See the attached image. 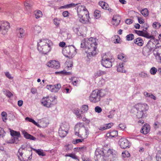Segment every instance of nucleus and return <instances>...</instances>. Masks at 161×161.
I'll return each mask as SVG.
<instances>
[{
  "label": "nucleus",
  "mask_w": 161,
  "mask_h": 161,
  "mask_svg": "<svg viewBox=\"0 0 161 161\" xmlns=\"http://www.w3.org/2000/svg\"><path fill=\"white\" fill-rule=\"evenodd\" d=\"M103 150L97 149L95 152L94 158L96 160L99 161L100 159H104L105 161H113V158L116 157L117 153L114 150L109 149L105 156Z\"/></svg>",
  "instance_id": "nucleus-1"
},
{
  "label": "nucleus",
  "mask_w": 161,
  "mask_h": 161,
  "mask_svg": "<svg viewBox=\"0 0 161 161\" xmlns=\"http://www.w3.org/2000/svg\"><path fill=\"white\" fill-rule=\"evenodd\" d=\"M97 44L95 39L91 37L89 39H85L83 40L81 43V47L85 48L86 53L94 56L96 53V49Z\"/></svg>",
  "instance_id": "nucleus-2"
},
{
  "label": "nucleus",
  "mask_w": 161,
  "mask_h": 161,
  "mask_svg": "<svg viewBox=\"0 0 161 161\" xmlns=\"http://www.w3.org/2000/svg\"><path fill=\"white\" fill-rule=\"evenodd\" d=\"M148 108L147 104L139 103L131 108L130 112L136 114L137 118H141L146 116V111Z\"/></svg>",
  "instance_id": "nucleus-3"
},
{
  "label": "nucleus",
  "mask_w": 161,
  "mask_h": 161,
  "mask_svg": "<svg viewBox=\"0 0 161 161\" xmlns=\"http://www.w3.org/2000/svg\"><path fill=\"white\" fill-rule=\"evenodd\" d=\"M75 135L81 138H86L88 134L87 130L85 128L81 127L80 124L76 125L75 127Z\"/></svg>",
  "instance_id": "nucleus-4"
},
{
  "label": "nucleus",
  "mask_w": 161,
  "mask_h": 161,
  "mask_svg": "<svg viewBox=\"0 0 161 161\" xmlns=\"http://www.w3.org/2000/svg\"><path fill=\"white\" fill-rule=\"evenodd\" d=\"M24 150V149L21 147L19 149L17 153V155L20 161H25L28 159L31 158L32 153L30 151H26L24 154L23 155V151Z\"/></svg>",
  "instance_id": "nucleus-5"
},
{
  "label": "nucleus",
  "mask_w": 161,
  "mask_h": 161,
  "mask_svg": "<svg viewBox=\"0 0 161 161\" xmlns=\"http://www.w3.org/2000/svg\"><path fill=\"white\" fill-rule=\"evenodd\" d=\"M62 52L65 57L71 58L76 54V49L73 46H69L65 47Z\"/></svg>",
  "instance_id": "nucleus-6"
},
{
  "label": "nucleus",
  "mask_w": 161,
  "mask_h": 161,
  "mask_svg": "<svg viewBox=\"0 0 161 161\" xmlns=\"http://www.w3.org/2000/svg\"><path fill=\"white\" fill-rule=\"evenodd\" d=\"M102 90H96L92 91L90 97L91 102L96 103L100 101L101 96Z\"/></svg>",
  "instance_id": "nucleus-7"
},
{
  "label": "nucleus",
  "mask_w": 161,
  "mask_h": 161,
  "mask_svg": "<svg viewBox=\"0 0 161 161\" xmlns=\"http://www.w3.org/2000/svg\"><path fill=\"white\" fill-rule=\"evenodd\" d=\"M55 96L54 97H44L42 99L41 102L42 104L44 106L47 108H50L52 107L53 105V100L56 99Z\"/></svg>",
  "instance_id": "nucleus-8"
},
{
  "label": "nucleus",
  "mask_w": 161,
  "mask_h": 161,
  "mask_svg": "<svg viewBox=\"0 0 161 161\" xmlns=\"http://www.w3.org/2000/svg\"><path fill=\"white\" fill-rule=\"evenodd\" d=\"M114 61V59L108 58L106 54H105L102 58L101 63L103 66L106 68H109L112 67V62Z\"/></svg>",
  "instance_id": "nucleus-9"
},
{
  "label": "nucleus",
  "mask_w": 161,
  "mask_h": 161,
  "mask_svg": "<svg viewBox=\"0 0 161 161\" xmlns=\"http://www.w3.org/2000/svg\"><path fill=\"white\" fill-rule=\"evenodd\" d=\"M10 28V24L6 21H0V32L3 35H5Z\"/></svg>",
  "instance_id": "nucleus-10"
},
{
  "label": "nucleus",
  "mask_w": 161,
  "mask_h": 161,
  "mask_svg": "<svg viewBox=\"0 0 161 161\" xmlns=\"http://www.w3.org/2000/svg\"><path fill=\"white\" fill-rule=\"evenodd\" d=\"M77 13L78 17H81L83 15L86 16L89 14V12L85 6L79 5L77 8Z\"/></svg>",
  "instance_id": "nucleus-11"
},
{
  "label": "nucleus",
  "mask_w": 161,
  "mask_h": 161,
  "mask_svg": "<svg viewBox=\"0 0 161 161\" xmlns=\"http://www.w3.org/2000/svg\"><path fill=\"white\" fill-rule=\"evenodd\" d=\"M119 144L120 147L123 149L129 148L130 146L129 141L125 138H121L119 140Z\"/></svg>",
  "instance_id": "nucleus-12"
},
{
  "label": "nucleus",
  "mask_w": 161,
  "mask_h": 161,
  "mask_svg": "<svg viewBox=\"0 0 161 161\" xmlns=\"http://www.w3.org/2000/svg\"><path fill=\"white\" fill-rule=\"evenodd\" d=\"M153 53L158 61L161 62V46L156 47L154 49Z\"/></svg>",
  "instance_id": "nucleus-13"
},
{
  "label": "nucleus",
  "mask_w": 161,
  "mask_h": 161,
  "mask_svg": "<svg viewBox=\"0 0 161 161\" xmlns=\"http://www.w3.org/2000/svg\"><path fill=\"white\" fill-rule=\"evenodd\" d=\"M47 65L49 67L56 69L59 68L60 67L59 62L55 60L50 61L47 63Z\"/></svg>",
  "instance_id": "nucleus-14"
},
{
  "label": "nucleus",
  "mask_w": 161,
  "mask_h": 161,
  "mask_svg": "<svg viewBox=\"0 0 161 161\" xmlns=\"http://www.w3.org/2000/svg\"><path fill=\"white\" fill-rule=\"evenodd\" d=\"M16 31L17 36L19 38H23L26 36L25 30L21 28H18Z\"/></svg>",
  "instance_id": "nucleus-15"
},
{
  "label": "nucleus",
  "mask_w": 161,
  "mask_h": 161,
  "mask_svg": "<svg viewBox=\"0 0 161 161\" xmlns=\"http://www.w3.org/2000/svg\"><path fill=\"white\" fill-rule=\"evenodd\" d=\"M120 17L119 15H114L112 19V23L115 26H117L120 23Z\"/></svg>",
  "instance_id": "nucleus-16"
},
{
  "label": "nucleus",
  "mask_w": 161,
  "mask_h": 161,
  "mask_svg": "<svg viewBox=\"0 0 161 161\" xmlns=\"http://www.w3.org/2000/svg\"><path fill=\"white\" fill-rule=\"evenodd\" d=\"M41 48H42L41 53L44 54H47L51 50L50 44L41 46Z\"/></svg>",
  "instance_id": "nucleus-17"
},
{
  "label": "nucleus",
  "mask_w": 161,
  "mask_h": 161,
  "mask_svg": "<svg viewBox=\"0 0 161 161\" xmlns=\"http://www.w3.org/2000/svg\"><path fill=\"white\" fill-rule=\"evenodd\" d=\"M31 0H26L24 3V6L28 12H31L32 8V5L30 4Z\"/></svg>",
  "instance_id": "nucleus-18"
},
{
  "label": "nucleus",
  "mask_w": 161,
  "mask_h": 161,
  "mask_svg": "<svg viewBox=\"0 0 161 161\" xmlns=\"http://www.w3.org/2000/svg\"><path fill=\"white\" fill-rule=\"evenodd\" d=\"M89 14L86 16L83 15L81 17H79L80 21L83 24H86L89 21Z\"/></svg>",
  "instance_id": "nucleus-19"
},
{
  "label": "nucleus",
  "mask_w": 161,
  "mask_h": 161,
  "mask_svg": "<svg viewBox=\"0 0 161 161\" xmlns=\"http://www.w3.org/2000/svg\"><path fill=\"white\" fill-rule=\"evenodd\" d=\"M49 119L48 117L43 118L41 119V127L45 128L49 124Z\"/></svg>",
  "instance_id": "nucleus-20"
},
{
  "label": "nucleus",
  "mask_w": 161,
  "mask_h": 161,
  "mask_svg": "<svg viewBox=\"0 0 161 161\" xmlns=\"http://www.w3.org/2000/svg\"><path fill=\"white\" fill-rule=\"evenodd\" d=\"M150 130V125L146 124L142 127L140 131L142 133H143L144 134H146L149 132Z\"/></svg>",
  "instance_id": "nucleus-21"
},
{
  "label": "nucleus",
  "mask_w": 161,
  "mask_h": 161,
  "mask_svg": "<svg viewBox=\"0 0 161 161\" xmlns=\"http://www.w3.org/2000/svg\"><path fill=\"white\" fill-rule=\"evenodd\" d=\"M22 133L24 137L26 139H29L32 140H35L36 139V138L35 137L28 134L26 131H22Z\"/></svg>",
  "instance_id": "nucleus-22"
},
{
  "label": "nucleus",
  "mask_w": 161,
  "mask_h": 161,
  "mask_svg": "<svg viewBox=\"0 0 161 161\" xmlns=\"http://www.w3.org/2000/svg\"><path fill=\"white\" fill-rule=\"evenodd\" d=\"M151 51V49L146 46L143 48L142 53L144 56H148L150 54Z\"/></svg>",
  "instance_id": "nucleus-23"
},
{
  "label": "nucleus",
  "mask_w": 161,
  "mask_h": 161,
  "mask_svg": "<svg viewBox=\"0 0 161 161\" xmlns=\"http://www.w3.org/2000/svg\"><path fill=\"white\" fill-rule=\"evenodd\" d=\"M134 42L139 46H142L144 43V42L141 37H138L134 40Z\"/></svg>",
  "instance_id": "nucleus-24"
},
{
  "label": "nucleus",
  "mask_w": 161,
  "mask_h": 161,
  "mask_svg": "<svg viewBox=\"0 0 161 161\" xmlns=\"http://www.w3.org/2000/svg\"><path fill=\"white\" fill-rule=\"evenodd\" d=\"M124 64L123 62L120 63L117 66V71L118 72L122 73H125V70L124 69Z\"/></svg>",
  "instance_id": "nucleus-25"
},
{
  "label": "nucleus",
  "mask_w": 161,
  "mask_h": 161,
  "mask_svg": "<svg viewBox=\"0 0 161 161\" xmlns=\"http://www.w3.org/2000/svg\"><path fill=\"white\" fill-rule=\"evenodd\" d=\"M68 131L66 130H63L61 128L59 129L58 133L60 137H64L68 133Z\"/></svg>",
  "instance_id": "nucleus-26"
},
{
  "label": "nucleus",
  "mask_w": 161,
  "mask_h": 161,
  "mask_svg": "<svg viewBox=\"0 0 161 161\" xmlns=\"http://www.w3.org/2000/svg\"><path fill=\"white\" fill-rule=\"evenodd\" d=\"M51 43V42L47 39L43 38L41 39V46L50 44Z\"/></svg>",
  "instance_id": "nucleus-27"
},
{
  "label": "nucleus",
  "mask_w": 161,
  "mask_h": 161,
  "mask_svg": "<svg viewBox=\"0 0 161 161\" xmlns=\"http://www.w3.org/2000/svg\"><path fill=\"white\" fill-rule=\"evenodd\" d=\"M153 41L150 40L147 44L146 46L151 49L152 51L156 47V45L153 43Z\"/></svg>",
  "instance_id": "nucleus-28"
},
{
  "label": "nucleus",
  "mask_w": 161,
  "mask_h": 161,
  "mask_svg": "<svg viewBox=\"0 0 161 161\" xmlns=\"http://www.w3.org/2000/svg\"><path fill=\"white\" fill-rule=\"evenodd\" d=\"M69 126L68 123L66 122L63 123L60 125V128L67 131L69 129Z\"/></svg>",
  "instance_id": "nucleus-29"
},
{
  "label": "nucleus",
  "mask_w": 161,
  "mask_h": 161,
  "mask_svg": "<svg viewBox=\"0 0 161 161\" xmlns=\"http://www.w3.org/2000/svg\"><path fill=\"white\" fill-rule=\"evenodd\" d=\"M11 135L14 137H20V134L19 132H17L14 130H10Z\"/></svg>",
  "instance_id": "nucleus-30"
},
{
  "label": "nucleus",
  "mask_w": 161,
  "mask_h": 161,
  "mask_svg": "<svg viewBox=\"0 0 161 161\" xmlns=\"http://www.w3.org/2000/svg\"><path fill=\"white\" fill-rule=\"evenodd\" d=\"M143 94L146 97H149L151 99H154V100H156V97L151 93H148L146 92H144Z\"/></svg>",
  "instance_id": "nucleus-31"
},
{
  "label": "nucleus",
  "mask_w": 161,
  "mask_h": 161,
  "mask_svg": "<svg viewBox=\"0 0 161 161\" xmlns=\"http://www.w3.org/2000/svg\"><path fill=\"white\" fill-rule=\"evenodd\" d=\"M99 4L101 7L104 9H107L108 8V5L107 3L103 2H99Z\"/></svg>",
  "instance_id": "nucleus-32"
},
{
  "label": "nucleus",
  "mask_w": 161,
  "mask_h": 161,
  "mask_svg": "<svg viewBox=\"0 0 161 161\" xmlns=\"http://www.w3.org/2000/svg\"><path fill=\"white\" fill-rule=\"evenodd\" d=\"M40 11L39 10H35L33 12V15L36 19H38L40 18Z\"/></svg>",
  "instance_id": "nucleus-33"
},
{
  "label": "nucleus",
  "mask_w": 161,
  "mask_h": 161,
  "mask_svg": "<svg viewBox=\"0 0 161 161\" xmlns=\"http://www.w3.org/2000/svg\"><path fill=\"white\" fill-rule=\"evenodd\" d=\"M118 58L119 59L122 60L124 62H126L127 61L126 56L123 53L118 55Z\"/></svg>",
  "instance_id": "nucleus-34"
},
{
  "label": "nucleus",
  "mask_w": 161,
  "mask_h": 161,
  "mask_svg": "<svg viewBox=\"0 0 161 161\" xmlns=\"http://www.w3.org/2000/svg\"><path fill=\"white\" fill-rule=\"evenodd\" d=\"M141 14L145 17L147 16L148 15V11L147 8H145L140 11Z\"/></svg>",
  "instance_id": "nucleus-35"
},
{
  "label": "nucleus",
  "mask_w": 161,
  "mask_h": 161,
  "mask_svg": "<svg viewBox=\"0 0 161 161\" xmlns=\"http://www.w3.org/2000/svg\"><path fill=\"white\" fill-rule=\"evenodd\" d=\"M105 73L106 72L105 71L99 70L97 71L96 73H95V76H99L104 75Z\"/></svg>",
  "instance_id": "nucleus-36"
},
{
  "label": "nucleus",
  "mask_w": 161,
  "mask_h": 161,
  "mask_svg": "<svg viewBox=\"0 0 161 161\" xmlns=\"http://www.w3.org/2000/svg\"><path fill=\"white\" fill-rule=\"evenodd\" d=\"M143 36L150 39H151V40L154 41V37L153 35H150L148 33H144Z\"/></svg>",
  "instance_id": "nucleus-37"
},
{
  "label": "nucleus",
  "mask_w": 161,
  "mask_h": 161,
  "mask_svg": "<svg viewBox=\"0 0 161 161\" xmlns=\"http://www.w3.org/2000/svg\"><path fill=\"white\" fill-rule=\"evenodd\" d=\"M158 71L157 69L155 67H153L150 70V73L151 75H155Z\"/></svg>",
  "instance_id": "nucleus-38"
},
{
  "label": "nucleus",
  "mask_w": 161,
  "mask_h": 161,
  "mask_svg": "<svg viewBox=\"0 0 161 161\" xmlns=\"http://www.w3.org/2000/svg\"><path fill=\"white\" fill-rule=\"evenodd\" d=\"M1 115L3 121L5 122L7 120V113L5 112H3L1 113Z\"/></svg>",
  "instance_id": "nucleus-39"
},
{
  "label": "nucleus",
  "mask_w": 161,
  "mask_h": 161,
  "mask_svg": "<svg viewBox=\"0 0 161 161\" xmlns=\"http://www.w3.org/2000/svg\"><path fill=\"white\" fill-rule=\"evenodd\" d=\"M54 85H47V88L49 90H50V91H51L52 92H56V91H55L54 90Z\"/></svg>",
  "instance_id": "nucleus-40"
},
{
  "label": "nucleus",
  "mask_w": 161,
  "mask_h": 161,
  "mask_svg": "<svg viewBox=\"0 0 161 161\" xmlns=\"http://www.w3.org/2000/svg\"><path fill=\"white\" fill-rule=\"evenodd\" d=\"M157 161H161V150L158 151L156 156Z\"/></svg>",
  "instance_id": "nucleus-41"
},
{
  "label": "nucleus",
  "mask_w": 161,
  "mask_h": 161,
  "mask_svg": "<svg viewBox=\"0 0 161 161\" xmlns=\"http://www.w3.org/2000/svg\"><path fill=\"white\" fill-rule=\"evenodd\" d=\"M88 110V106L86 105H84L82 106L81 108V112L85 113Z\"/></svg>",
  "instance_id": "nucleus-42"
},
{
  "label": "nucleus",
  "mask_w": 161,
  "mask_h": 161,
  "mask_svg": "<svg viewBox=\"0 0 161 161\" xmlns=\"http://www.w3.org/2000/svg\"><path fill=\"white\" fill-rule=\"evenodd\" d=\"M75 114L78 118L80 119L82 118V115H81V114L82 113H83V112H81L80 111H79L77 109L75 110Z\"/></svg>",
  "instance_id": "nucleus-43"
},
{
  "label": "nucleus",
  "mask_w": 161,
  "mask_h": 161,
  "mask_svg": "<svg viewBox=\"0 0 161 161\" xmlns=\"http://www.w3.org/2000/svg\"><path fill=\"white\" fill-rule=\"evenodd\" d=\"M127 41H131L134 39V35L132 34H129L126 36Z\"/></svg>",
  "instance_id": "nucleus-44"
},
{
  "label": "nucleus",
  "mask_w": 161,
  "mask_h": 161,
  "mask_svg": "<svg viewBox=\"0 0 161 161\" xmlns=\"http://www.w3.org/2000/svg\"><path fill=\"white\" fill-rule=\"evenodd\" d=\"M94 16L96 19L99 18L100 16V11L98 10H96L94 13Z\"/></svg>",
  "instance_id": "nucleus-45"
},
{
  "label": "nucleus",
  "mask_w": 161,
  "mask_h": 161,
  "mask_svg": "<svg viewBox=\"0 0 161 161\" xmlns=\"http://www.w3.org/2000/svg\"><path fill=\"white\" fill-rule=\"evenodd\" d=\"M122 156L124 158L129 157L130 156V154L129 152L127 151H125V152H123L122 153Z\"/></svg>",
  "instance_id": "nucleus-46"
},
{
  "label": "nucleus",
  "mask_w": 161,
  "mask_h": 161,
  "mask_svg": "<svg viewBox=\"0 0 161 161\" xmlns=\"http://www.w3.org/2000/svg\"><path fill=\"white\" fill-rule=\"evenodd\" d=\"M153 26L154 28H155L156 29H158L160 27L161 25L159 23L155 22L153 23Z\"/></svg>",
  "instance_id": "nucleus-47"
},
{
  "label": "nucleus",
  "mask_w": 161,
  "mask_h": 161,
  "mask_svg": "<svg viewBox=\"0 0 161 161\" xmlns=\"http://www.w3.org/2000/svg\"><path fill=\"white\" fill-rule=\"evenodd\" d=\"M54 89L55 91H57L56 92H58V91L60 89L61 87V84L59 83L57 84L56 85H54Z\"/></svg>",
  "instance_id": "nucleus-48"
},
{
  "label": "nucleus",
  "mask_w": 161,
  "mask_h": 161,
  "mask_svg": "<svg viewBox=\"0 0 161 161\" xmlns=\"http://www.w3.org/2000/svg\"><path fill=\"white\" fill-rule=\"evenodd\" d=\"M65 156L69 157L75 159H77V157L76 156L75 154L73 153H70V154H66L65 155Z\"/></svg>",
  "instance_id": "nucleus-49"
},
{
  "label": "nucleus",
  "mask_w": 161,
  "mask_h": 161,
  "mask_svg": "<svg viewBox=\"0 0 161 161\" xmlns=\"http://www.w3.org/2000/svg\"><path fill=\"white\" fill-rule=\"evenodd\" d=\"M34 32L39 33L40 28L39 26H35L33 28Z\"/></svg>",
  "instance_id": "nucleus-50"
},
{
  "label": "nucleus",
  "mask_w": 161,
  "mask_h": 161,
  "mask_svg": "<svg viewBox=\"0 0 161 161\" xmlns=\"http://www.w3.org/2000/svg\"><path fill=\"white\" fill-rule=\"evenodd\" d=\"M78 4L77 3L76 4H75L73 3H72L69 4H67L66 5L64 6V7L65 8H69L72 7H75L76 5H78ZM63 7L64 6H62Z\"/></svg>",
  "instance_id": "nucleus-51"
},
{
  "label": "nucleus",
  "mask_w": 161,
  "mask_h": 161,
  "mask_svg": "<svg viewBox=\"0 0 161 161\" xmlns=\"http://www.w3.org/2000/svg\"><path fill=\"white\" fill-rule=\"evenodd\" d=\"M5 132L4 130L0 127V137H3L5 136Z\"/></svg>",
  "instance_id": "nucleus-52"
},
{
  "label": "nucleus",
  "mask_w": 161,
  "mask_h": 161,
  "mask_svg": "<svg viewBox=\"0 0 161 161\" xmlns=\"http://www.w3.org/2000/svg\"><path fill=\"white\" fill-rule=\"evenodd\" d=\"M135 32L138 35L141 36H143L144 33L143 31H141L135 30Z\"/></svg>",
  "instance_id": "nucleus-53"
},
{
  "label": "nucleus",
  "mask_w": 161,
  "mask_h": 161,
  "mask_svg": "<svg viewBox=\"0 0 161 161\" xmlns=\"http://www.w3.org/2000/svg\"><path fill=\"white\" fill-rule=\"evenodd\" d=\"M18 137H13L12 139V143H17L19 141L18 140Z\"/></svg>",
  "instance_id": "nucleus-54"
},
{
  "label": "nucleus",
  "mask_w": 161,
  "mask_h": 161,
  "mask_svg": "<svg viewBox=\"0 0 161 161\" xmlns=\"http://www.w3.org/2000/svg\"><path fill=\"white\" fill-rule=\"evenodd\" d=\"M75 78H71V80L72 81V83L74 85L76 86L77 83L78 82V81L77 80V79H76V80H75Z\"/></svg>",
  "instance_id": "nucleus-55"
},
{
  "label": "nucleus",
  "mask_w": 161,
  "mask_h": 161,
  "mask_svg": "<svg viewBox=\"0 0 161 161\" xmlns=\"http://www.w3.org/2000/svg\"><path fill=\"white\" fill-rule=\"evenodd\" d=\"M95 110L96 112L98 113H101L102 111V108L99 106H97L95 108Z\"/></svg>",
  "instance_id": "nucleus-56"
},
{
  "label": "nucleus",
  "mask_w": 161,
  "mask_h": 161,
  "mask_svg": "<svg viewBox=\"0 0 161 161\" xmlns=\"http://www.w3.org/2000/svg\"><path fill=\"white\" fill-rule=\"evenodd\" d=\"M5 74L6 76L8 79H12L13 78V77L11 76V74L8 72H5Z\"/></svg>",
  "instance_id": "nucleus-57"
},
{
  "label": "nucleus",
  "mask_w": 161,
  "mask_h": 161,
  "mask_svg": "<svg viewBox=\"0 0 161 161\" xmlns=\"http://www.w3.org/2000/svg\"><path fill=\"white\" fill-rule=\"evenodd\" d=\"M114 111H111L109 113V114L108 115V117L109 118H112L114 115Z\"/></svg>",
  "instance_id": "nucleus-58"
},
{
  "label": "nucleus",
  "mask_w": 161,
  "mask_h": 161,
  "mask_svg": "<svg viewBox=\"0 0 161 161\" xmlns=\"http://www.w3.org/2000/svg\"><path fill=\"white\" fill-rule=\"evenodd\" d=\"M139 75L140 77L143 78H145L148 77V75L147 74L143 72L140 73Z\"/></svg>",
  "instance_id": "nucleus-59"
},
{
  "label": "nucleus",
  "mask_w": 161,
  "mask_h": 161,
  "mask_svg": "<svg viewBox=\"0 0 161 161\" xmlns=\"http://www.w3.org/2000/svg\"><path fill=\"white\" fill-rule=\"evenodd\" d=\"M31 149L32 150L34 151L37 153L39 156H40V150L39 149H36L32 147H31Z\"/></svg>",
  "instance_id": "nucleus-60"
},
{
  "label": "nucleus",
  "mask_w": 161,
  "mask_h": 161,
  "mask_svg": "<svg viewBox=\"0 0 161 161\" xmlns=\"http://www.w3.org/2000/svg\"><path fill=\"white\" fill-rule=\"evenodd\" d=\"M133 22V20L132 19H126L125 20V22L127 24H129V25L131 23H132Z\"/></svg>",
  "instance_id": "nucleus-61"
},
{
  "label": "nucleus",
  "mask_w": 161,
  "mask_h": 161,
  "mask_svg": "<svg viewBox=\"0 0 161 161\" xmlns=\"http://www.w3.org/2000/svg\"><path fill=\"white\" fill-rule=\"evenodd\" d=\"M119 127L121 129L124 130L126 128V126L125 124H120L119 125Z\"/></svg>",
  "instance_id": "nucleus-62"
},
{
  "label": "nucleus",
  "mask_w": 161,
  "mask_h": 161,
  "mask_svg": "<svg viewBox=\"0 0 161 161\" xmlns=\"http://www.w3.org/2000/svg\"><path fill=\"white\" fill-rule=\"evenodd\" d=\"M6 95L7 96L9 97H10L13 96L12 93L9 91L6 92Z\"/></svg>",
  "instance_id": "nucleus-63"
},
{
  "label": "nucleus",
  "mask_w": 161,
  "mask_h": 161,
  "mask_svg": "<svg viewBox=\"0 0 161 161\" xmlns=\"http://www.w3.org/2000/svg\"><path fill=\"white\" fill-rule=\"evenodd\" d=\"M54 23L55 25H58L59 24V21L57 19L55 18L54 19Z\"/></svg>",
  "instance_id": "nucleus-64"
}]
</instances>
